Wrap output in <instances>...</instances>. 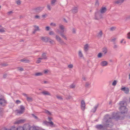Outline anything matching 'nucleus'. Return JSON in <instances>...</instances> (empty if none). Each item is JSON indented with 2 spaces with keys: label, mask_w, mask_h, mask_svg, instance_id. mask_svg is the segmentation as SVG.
Here are the masks:
<instances>
[{
  "label": "nucleus",
  "mask_w": 130,
  "mask_h": 130,
  "mask_svg": "<svg viewBox=\"0 0 130 130\" xmlns=\"http://www.w3.org/2000/svg\"><path fill=\"white\" fill-rule=\"evenodd\" d=\"M119 113L118 112L113 113L112 114V117H109L108 115H106V116L107 118V119L106 120L105 122L110 123V122L113 123L111 120L112 119H115L117 120L120 119V116L119 115Z\"/></svg>",
  "instance_id": "1"
},
{
  "label": "nucleus",
  "mask_w": 130,
  "mask_h": 130,
  "mask_svg": "<svg viewBox=\"0 0 130 130\" xmlns=\"http://www.w3.org/2000/svg\"><path fill=\"white\" fill-rule=\"evenodd\" d=\"M113 124L111 122H110V123H107L106 124H104L103 125L99 124L96 126V128L98 129H101L104 127H111L113 125Z\"/></svg>",
  "instance_id": "2"
},
{
  "label": "nucleus",
  "mask_w": 130,
  "mask_h": 130,
  "mask_svg": "<svg viewBox=\"0 0 130 130\" xmlns=\"http://www.w3.org/2000/svg\"><path fill=\"white\" fill-rule=\"evenodd\" d=\"M59 28L61 30V31L60 33V36L64 39L67 40V38L63 34V32L64 31V26L61 24H59Z\"/></svg>",
  "instance_id": "3"
},
{
  "label": "nucleus",
  "mask_w": 130,
  "mask_h": 130,
  "mask_svg": "<svg viewBox=\"0 0 130 130\" xmlns=\"http://www.w3.org/2000/svg\"><path fill=\"white\" fill-rule=\"evenodd\" d=\"M25 127V129L26 130H37V129L36 127H30V126L28 124H26Z\"/></svg>",
  "instance_id": "4"
},
{
  "label": "nucleus",
  "mask_w": 130,
  "mask_h": 130,
  "mask_svg": "<svg viewBox=\"0 0 130 130\" xmlns=\"http://www.w3.org/2000/svg\"><path fill=\"white\" fill-rule=\"evenodd\" d=\"M119 110L122 113H127L128 109L126 107H120Z\"/></svg>",
  "instance_id": "5"
},
{
  "label": "nucleus",
  "mask_w": 130,
  "mask_h": 130,
  "mask_svg": "<svg viewBox=\"0 0 130 130\" xmlns=\"http://www.w3.org/2000/svg\"><path fill=\"white\" fill-rule=\"evenodd\" d=\"M7 103V101L4 99H0V105L4 106Z\"/></svg>",
  "instance_id": "6"
},
{
  "label": "nucleus",
  "mask_w": 130,
  "mask_h": 130,
  "mask_svg": "<svg viewBox=\"0 0 130 130\" xmlns=\"http://www.w3.org/2000/svg\"><path fill=\"white\" fill-rule=\"evenodd\" d=\"M81 108L82 110L84 111L85 109V103L84 100H82L81 101Z\"/></svg>",
  "instance_id": "7"
},
{
  "label": "nucleus",
  "mask_w": 130,
  "mask_h": 130,
  "mask_svg": "<svg viewBox=\"0 0 130 130\" xmlns=\"http://www.w3.org/2000/svg\"><path fill=\"white\" fill-rule=\"evenodd\" d=\"M125 0H116L113 2L115 4L120 5Z\"/></svg>",
  "instance_id": "8"
},
{
  "label": "nucleus",
  "mask_w": 130,
  "mask_h": 130,
  "mask_svg": "<svg viewBox=\"0 0 130 130\" xmlns=\"http://www.w3.org/2000/svg\"><path fill=\"white\" fill-rule=\"evenodd\" d=\"M44 123L47 125H49L51 127H53L55 126L54 125V123L52 122H47L46 121H44Z\"/></svg>",
  "instance_id": "9"
},
{
  "label": "nucleus",
  "mask_w": 130,
  "mask_h": 130,
  "mask_svg": "<svg viewBox=\"0 0 130 130\" xmlns=\"http://www.w3.org/2000/svg\"><path fill=\"white\" fill-rule=\"evenodd\" d=\"M46 53H43L41 57L38 58V59L41 60L47 59V57L46 55Z\"/></svg>",
  "instance_id": "10"
},
{
  "label": "nucleus",
  "mask_w": 130,
  "mask_h": 130,
  "mask_svg": "<svg viewBox=\"0 0 130 130\" xmlns=\"http://www.w3.org/2000/svg\"><path fill=\"white\" fill-rule=\"evenodd\" d=\"M121 90V91H123L126 93H129V89L127 87L122 88Z\"/></svg>",
  "instance_id": "11"
},
{
  "label": "nucleus",
  "mask_w": 130,
  "mask_h": 130,
  "mask_svg": "<svg viewBox=\"0 0 130 130\" xmlns=\"http://www.w3.org/2000/svg\"><path fill=\"white\" fill-rule=\"evenodd\" d=\"M120 107H126V103L125 101H120L119 103Z\"/></svg>",
  "instance_id": "12"
},
{
  "label": "nucleus",
  "mask_w": 130,
  "mask_h": 130,
  "mask_svg": "<svg viewBox=\"0 0 130 130\" xmlns=\"http://www.w3.org/2000/svg\"><path fill=\"white\" fill-rule=\"evenodd\" d=\"M44 8V7H38L35 9L34 10V11L36 12H39L41 11Z\"/></svg>",
  "instance_id": "13"
},
{
  "label": "nucleus",
  "mask_w": 130,
  "mask_h": 130,
  "mask_svg": "<svg viewBox=\"0 0 130 130\" xmlns=\"http://www.w3.org/2000/svg\"><path fill=\"white\" fill-rule=\"evenodd\" d=\"M107 9L105 7H102L100 10V13L102 14L105 13L107 11Z\"/></svg>",
  "instance_id": "14"
},
{
  "label": "nucleus",
  "mask_w": 130,
  "mask_h": 130,
  "mask_svg": "<svg viewBox=\"0 0 130 130\" xmlns=\"http://www.w3.org/2000/svg\"><path fill=\"white\" fill-rule=\"evenodd\" d=\"M49 38H50L48 37H42L41 38V40L45 42H48Z\"/></svg>",
  "instance_id": "15"
},
{
  "label": "nucleus",
  "mask_w": 130,
  "mask_h": 130,
  "mask_svg": "<svg viewBox=\"0 0 130 130\" xmlns=\"http://www.w3.org/2000/svg\"><path fill=\"white\" fill-rule=\"evenodd\" d=\"M78 8L77 7H74L71 10V12L73 13H77L78 11Z\"/></svg>",
  "instance_id": "16"
},
{
  "label": "nucleus",
  "mask_w": 130,
  "mask_h": 130,
  "mask_svg": "<svg viewBox=\"0 0 130 130\" xmlns=\"http://www.w3.org/2000/svg\"><path fill=\"white\" fill-rule=\"evenodd\" d=\"M41 93L43 94L44 95H50L51 94L48 91H44L41 92Z\"/></svg>",
  "instance_id": "17"
},
{
  "label": "nucleus",
  "mask_w": 130,
  "mask_h": 130,
  "mask_svg": "<svg viewBox=\"0 0 130 130\" xmlns=\"http://www.w3.org/2000/svg\"><path fill=\"white\" fill-rule=\"evenodd\" d=\"M20 60L21 61L24 62L25 63H29L30 62V61L29 60L26 59L25 58L21 59Z\"/></svg>",
  "instance_id": "18"
},
{
  "label": "nucleus",
  "mask_w": 130,
  "mask_h": 130,
  "mask_svg": "<svg viewBox=\"0 0 130 130\" xmlns=\"http://www.w3.org/2000/svg\"><path fill=\"white\" fill-rule=\"evenodd\" d=\"M108 64L107 62L106 61H103L101 63V65L102 66H107Z\"/></svg>",
  "instance_id": "19"
},
{
  "label": "nucleus",
  "mask_w": 130,
  "mask_h": 130,
  "mask_svg": "<svg viewBox=\"0 0 130 130\" xmlns=\"http://www.w3.org/2000/svg\"><path fill=\"white\" fill-rule=\"evenodd\" d=\"M98 105H97L95 106L94 107V108L91 111L93 113L95 112L97 108L98 107Z\"/></svg>",
  "instance_id": "20"
},
{
  "label": "nucleus",
  "mask_w": 130,
  "mask_h": 130,
  "mask_svg": "<svg viewBox=\"0 0 130 130\" xmlns=\"http://www.w3.org/2000/svg\"><path fill=\"white\" fill-rule=\"evenodd\" d=\"M57 2L56 0H51V4L52 6H54L55 5V3Z\"/></svg>",
  "instance_id": "21"
},
{
  "label": "nucleus",
  "mask_w": 130,
  "mask_h": 130,
  "mask_svg": "<svg viewBox=\"0 0 130 130\" xmlns=\"http://www.w3.org/2000/svg\"><path fill=\"white\" fill-rule=\"evenodd\" d=\"M88 44H86L84 46V50L86 52L88 50Z\"/></svg>",
  "instance_id": "22"
},
{
  "label": "nucleus",
  "mask_w": 130,
  "mask_h": 130,
  "mask_svg": "<svg viewBox=\"0 0 130 130\" xmlns=\"http://www.w3.org/2000/svg\"><path fill=\"white\" fill-rule=\"evenodd\" d=\"M26 125H25L24 126V127L25 128H24V127H19L18 128H17V130H24L25 129V126Z\"/></svg>",
  "instance_id": "23"
},
{
  "label": "nucleus",
  "mask_w": 130,
  "mask_h": 130,
  "mask_svg": "<svg viewBox=\"0 0 130 130\" xmlns=\"http://www.w3.org/2000/svg\"><path fill=\"white\" fill-rule=\"evenodd\" d=\"M103 34L102 32V30L100 31L97 34V36L98 37H101Z\"/></svg>",
  "instance_id": "24"
},
{
  "label": "nucleus",
  "mask_w": 130,
  "mask_h": 130,
  "mask_svg": "<svg viewBox=\"0 0 130 130\" xmlns=\"http://www.w3.org/2000/svg\"><path fill=\"white\" fill-rule=\"evenodd\" d=\"M56 39L59 42L62 40L61 38L58 35L56 36Z\"/></svg>",
  "instance_id": "25"
},
{
  "label": "nucleus",
  "mask_w": 130,
  "mask_h": 130,
  "mask_svg": "<svg viewBox=\"0 0 130 130\" xmlns=\"http://www.w3.org/2000/svg\"><path fill=\"white\" fill-rule=\"evenodd\" d=\"M66 98L67 100H69L71 99L72 98V97L70 95H66Z\"/></svg>",
  "instance_id": "26"
},
{
  "label": "nucleus",
  "mask_w": 130,
  "mask_h": 130,
  "mask_svg": "<svg viewBox=\"0 0 130 130\" xmlns=\"http://www.w3.org/2000/svg\"><path fill=\"white\" fill-rule=\"evenodd\" d=\"M43 75V73L41 72H38L34 74V75L35 76H42Z\"/></svg>",
  "instance_id": "27"
},
{
  "label": "nucleus",
  "mask_w": 130,
  "mask_h": 130,
  "mask_svg": "<svg viewBox=\"0 0 130 130\" xmlns=\"http://www.w3.org/2000/svg\"><path fill=\"white\" fill-rule=\"evenodd\" d=\"M24 121L22 120L21 119L17 121L16 122H15V124H20L21 123H23Z\"/></svg>",
  "instance_id": "28"
},
{
  "label": "nucleus",
  "mask_w": 130,
  "mask_h": 130,
  "mask_svg": "<svg viewBox=\"0 0 130 130\" xmlns=\"http://www.w3.org/2000/svg\"><path fill=\"white\" fill-rule=\"evenodd\" d=\"M90 85V83L88 82H87L86 83L85 85V87L87 88H89Z\"/></svg>",
  "instance_id": "29"
},
{
  "label": "nucleus",
  "mask_w": 130,
  "mask_h": 130,
  "mask_svg": "<svg viewBox=\"0 0 130 130\" xmlns=\"http://www.w3.org/2000/svg\"><path fill=\"white\" fill-rule=\"evenodd\" d=\"M27 101L29 102H31L32 101V99L31 98L27 97L26 98Z\"/></svg>",
  "instance_id": "30"
},
{
  "label": "nucleus",
  "mask_w": 130,
  "mask_h": 130,
  "mask_svg": "<svg viewBox=\"0 0 130 130\" xmlns=\"http://www.w3.org/2000/svg\"><path fill=\"white\" fill-rule=\"evenodd\" d=\"M116 29V27H112L110 28V31H112L115 30Z\"/></svg>",
  "instance_id": "31"
},
{
  "label": "nucleus",
  "mask_w": 130,
  "mask_h": 130,
  "mask_svg": "<svg viewBox=\"0 0 130 130\" xmlns=\"http://www.w3.org/2000/svg\"><path fill=\"white\" fill-rule=\"evenodd\" d=\"M59 43L62 45H67V44L64 42L62 40H61Z\"/></svg>",
  "instance_id": "32"
},
{
  "label": "nucleus",
  "mask_w": 130,
  "mask_h": 130,
  "mask_svg": "<svg viewBox=\"0 0 130 130\" xmlns=\"http://www.w3.org/2000/svg\"><path fill=\"white\" fill-rule=\"evenodd\" d=\"M103 52L104 53V54H105L107 52V49L106 48H104L103 49Z\"/></svg>",
  "instance_id": "33"
},
{
  "label": "nucleus",
  "mask_w": 130,
  "mask_h": 130,
  "mask_svg": "<svg viewBox=\"0 0 130 130\" xmlns=\"http://www.w3.org/2000/svg\"><path fill=\"white\" fill-rule=\"evenodd\" d=\"M33 26L35 28V30H36L37 31L40 30L39 27L38 26L36 25H34Z\"/></svg>",
  "instance_id": "34"
},
{
  "label": "nucleus",
  "mask_w": 130,
  "mask_h": 130,
  "mask_svg": "<svg viewBox=\"0 0 130 130\" xmlns=\"http://www.w3.org/2000/svg\"><path fill=\"white\" fill-rule=\"evenodd\" d=\"M78 55L80 57H83V55L81 51H79Z\"/></svg>",
  "instance_id": "35"
},
{
  "label": "nucleus",
  "mask_w": 130,
  "mask_h": 130,
  "mask_svg": "<svg viewBox=\"0 0 130 130\" xmlns=\"http://www.w3.org/2000/svg\"><path fill=\"white\" fill-rule=\"evenodd\" d=\"M16 2L17 4L18 5H20L21 4V2L20 0H18L16 1Z\"/></svg>",
  "instance_id": "36"
},
{
  "label": "nucleus",
  "mask_w": 130,
  "mask_h": 130,
  "mask_svg": "<svg viewBox=\"0 0 130 130\" xmlns=\"http://www.w3.org/2000/svg\"><path fill=\"white\" fill-rule=\"evenodd\" d=\"M117 83V81L116 80H114L113 82L112 85L113 86H115L116 85Z\"/></svg>",
  "instance_id": "37"
},
{
  "label": "nucleus",
  "mask_w": 130,
  "mask_h": 130,
  "mask_svg": "<svg viewBox=\"0 0 130 130\" xmlns=\"http://www.w3.org/2000/svg\"><path fill=\"white\" fill-rule=\"evenodd\" d=\"M20 108L21 110H22L24 111L25 110V107L23 105H21L20 106Z\"/></svg>",
  "instance_id": "38"
},
{
  "label": "nucleus",
  "mask_w": 130,
  "mask_h": 130,
  "mask_svg": "<svg viewBox=\"0 0 130 130\" xmlns=\"http://www.w3.org/2000/svg\"><path fill=\"white\" fill-rule=\"evenodd\" d=\"M102 56V54L101 53H99L98 55V57L99 58L101 57Z\"/></svg>",
  "instance_id": "39"
},
{
  "label": "nucleus",
  "mask_w": 130,
  "mask_h": 130,
  "mask_svg": "<svg viewBox=\"0 0 130 130\" xmlns=\"http://www.w3.org/2000/svg\"><path fill=\"white\" fill-rule=\"evenodd\" d=\"M5 31L4 29V28H2L0 29V32H4Z\"/></svg>",
  "instance_id": "40"
},
{
  "label": "nucleus",
  "mask_w": 130,
  "mask_h": 130,
  "mask_svg": "<svg viewBox=\"0 0 130 130\" xmlns=\"http://www.w3.org/2000/svg\"><path fill=\"white\" fill-rule=\"evenodd\" d=\"M48 119L49 122H52L51 121L53 120V118L52 117H48Z\"/></svg>",
  "instance_id": "41"
},
{
  "label": "nucleus",
  "mask_w": 130,
  "mask_h": 130,
  "mask_svg": "<svg viewBox=\"0 0 130 130\" xmlns=\"http://www.w3.org/2000/svg\"><path fill=\"white\" fill-rule=\"evenodd\" d=\"M57 98L60 100H63V99L62 98L61 96H57Z\"/></svg>",
  "instance_id": "42"
},
{
  "label": "nucleus",
  "mask_w": 130,
  "mask_h": 130,
  "mask_svg": "<svg viewBox=\"0 0 130 130\" xmlns=\"http://www.w3.org/2000/svg\"><path fill=\"white\" fill-rule=\"evenodd\" d=\"M49 42H50L51 44H53L54 43V42L51 39L49 38V40H48V41Z\"/></svg>",
  "instance_id": "43"
},
{
  "label": "nucleus",
  "mask_w": 130,
  "mask_h": 130,
  "mask_svg": "<svg viewBox=\"0 0 130 130\" xmlns=\"http://www.w3.org/2000/svg\"><path fill=\"white\" fill-rule=\"evenodd\" d=\"M47 7L48 9V10H51V6L50 5H47Z\"/></svg>",
  "instance_id": "44"
},
{
  "label": "nucleus",
  "mask_w": 130,
  "mask_h": 130,
  "mask_svg": "<svg viewBox=\"0 0 130 130\" xmlns=\"http://www.w3.org/2000/svg\"><path fill=\"white\" fill-rule=\"evenodd\" d=\"M95 5L97 6H99V3L98 1H96L95 3Z\"/></svg>",
  "instance_id": "45"
},
{
  "label": "nucleus",
  "mask_w": 130,
  "mask_h": 130,
  "mask_svg": "<svg viewBox=\"0 0 130 130\" xmlns=\"http://www.w3.org/2000/svg\"><path fill=\"white\" fill-rule=\"evenodd\" d=\"M101 18L100 17H94V19L96 20H99L101 19Z\"/></svg>",
  "instance_id": "46"
},
{
  "label": "nucleus",
  "mask_w": 130,
  "mask_h": 130,
  "mask_svg": "<svg viewBox=\"0 0 130 130\" xmlns=\"http://www.w3.org/2000/svg\"><path fill=\"white\" fill-rule=\"evenodd\" d=\"M24 111L20 110H18L17 112L18 113L21 114V113H23Z\"/></svg>",
  "instance_id": "47"
},
{
  "label": "nucleus",
  "mask_w": 130,
  "mask_h": 130,
  "mask_svg": "<svg viewBox=\"0 0 130 130\" xmlns=\"http://www.w3.org/2000/svg\"><path fill=\"white\" fill-rule=\"evenodd\" d=\"M45 112L49 115H50L51 114V113L50 112L47 110H45Z\"/></svg>",
  "instance_id": "48"
},
{
  "label": "nucleus",
  "mask_w": 130,
  "mask_h": 130,
  "mask_svg": "<svg viewBox=\"0 0 130 130\" xmlns=\"http://www.w3.org/2000/svg\"><path fill=\"white\" fill-rule=\"evenodd\" d=\"M50 25L53 26H56V24L53 23H51L50 24Z\"/></svg>",
  "instance_id": "49"
},
{
  "label": "nucleus",
  "mask_w": 130,
  "mask_h": 130,
  "mask_svg": "<svg viewBox=\"0 0 130 130\" xmlns=\"http://www.w3.org/2000/svg\"><path fill=\"white\" fill-rule=\"evenodd\" d=\"M54 32L53 31H50L49 33L50 35H53L54 34Z\"/></svg>",
  "instance_id": "50"
},
{
  "label": "nucleus",
  "mask_w": 130,
  "mask_h": 130,
  "mask_svg": "<svg viewBox=\"0 0 130 130\" xmlns=\"http://www.w3.org/2000/svg\"><path fill=\"white\" fill-rule=\"evenodd\" d=\"M13 13V12L12 11H10L9 12H7L8 15H10L11 14H12Z\"/></svg>",
  "instance_id": "51"
},
{
  "label": "nucleus",
  "mask_w": 130,
  "mask_h": 130,
  "mask_svg": "<svg viewBox=\"0 0 130 130\" xmlns=\"http://www.w3.org/2000/svg\"><path fill=\"white\" fill-rule=\"evenodd\" d=\"M68 67L69 68H72L73 67V66L72 64H70L68 65Z\"/></svg>",
  "instance_id": "52"
},
{
  "label": "nucleus",
  "mask_w": 130,
  "mask_h": 130,
  "mask_svg": "<svg viewBox=\"0 0 130 130\" xmlns=\"http://www.w3.org/2000/svg\"><path fill=\"white\" fill-rule=\"evenodd\" d=\"M21 102V101L18 100H17L15 102V103L17 104H18L19 103H20Z\"/></svg>",
  "instance_id": "53"
},
{
  "label": "nucleus",
  "mask_w": 130,
  "mask_h": 130,
  "mask_svg": "<svg viewBox=\"0 0 130 130\" xmlns=\"http://www.w3.org/2000/svg\"><path fill=\"white\" fill-rule=\"evenodd\" d=\"M32 116L33 117H34L36 119H38V117L36 116H35L34 114H32Z\"/></svg>",
  "instance_id": "54"
},
{
  "label": "nucleus",
  "mask_w": 130,
  "mask_h": 130,
  "mask_svg": "<svg viewBox=\"0 0 130 130\" xmlns=\"http://www.w3.org/2000/svg\"><path fill=\"white\" fill-rule=\"evenodd\" d=\"M2 66H3L5 67L8 66V64H7L3 63L1 64Z\"/></svg>",
  "instance_id": "55"
},
{
  "label": "nucleus",
  "mask_w": 130,
  "mask_h": 130,
  "mask_svg": "<svg viewBox=\"0 0 130 130\" xmlns=\"http://www.w3.org/2000/svg\"><path fill=\"white\" fill-rule=\"evenodd\" d=\"M127 38L129 39H130V32H128L127 34Z\"/></svg>",
  "instance_id": "56"
},
{
  "label": "nucleus",
  "mask_w": 130,
  "mask_h": 130,
  "mask_svg": "<svg viewBox=\"0 0 130 130\" xmlns=\"http://www.w3.org/2000/svg\"><path fill=\"white\" fill-rule=\"evenodd\" d=\"M70 87L71 88H75V85L72 84L70 86Z\"/></svg>",
  "instance_id": "57"
},
{
  "label": "nucleus",
  "mask_w": 130,
  "mask_h": 130,
  "mask_svg": "<svg viewBox=\"0 0 130 130\" xmlns=\"http://www.w3.org/2000/svg\"><path fill=\"white\" fill-rule=\"evenodd\" d=\"M40 60V59H39L38 58V60L36 61V63H40L41 62Z\"/></svg>",
  "instance_id": "58"
},
{
  "label": "nucleus",
  "mask_w": 130,
  "mask_h": 130,
  "mask_svg": "<svg viewBox=\"0 0 130 130\" xmlns=\"http://www.w3.org/2000/svg\"><path fill=\"white\" fill-rule=\"evenodd\" d=\"M34 19H40V17H34Z\"/></svg>",
  "instance_id": "59"
},
{
  "label": "nucleus",
  "mask_w": 130,
  "mask_h": 130,
  "mask_svg": "<svg viewBox=\"0 0 130 130\" xmlns=\"http://www.w3.org/2000/svg\"><path fill=\"white\" fill-rule=\"evenodd\" d=\"M19 70L21 71H23L24 69L23 68L21 67L19 68Z\"/></svg>",
  "instance_id": "60"
},
{
  "label": "nucleus",
  "mask_w": 130,
  "mask_h": 130,
  "mask_svg": "<svg viewBox=\"0 0 130 130\" xmlns=\"http://www.w3.org/2000/svg\"><path fill=\"white\" fill-rule=\"evenodd\" d=\"M50 29V27L49 26H46V27L45 29L46 30H48Z\"/></svg>",
  "instance_id": "61"
},
{
  "label": "nucleus",
  "mask_w": 130,
  "mask_h": 130,
  "mask_svg": "<svg viewBox=\"0 0 130 130\" xmlns=\"http://www.w3.org/2000/svg\"><path fill=\"white\" fill-rule=\"evenodd\" d=\"M72 32L73 33H76V30L74 28H73L72 29Z\"/></svg>",
  "instance_id": "62"
},
{
  "label": "nucleus",
  "mask_w": 130,
  "mask_h": 130,
  "mask_svg": "<svg viewBox=\"0 0 130 130\" xmlns=\"http://www.w3.org/2000/svg\"><path fill=\"white\" fill-rule=\"evenodd\" d=\"M7 74H4L3 77L4 78H5L7 77Z\"/></svg>",
  "instance_id": "63"
},
{
  "label": "nucleus",
  "mask_w": 130,
  "mask_h": 130,
  "mask_svg": "<svg viewBox=\"0 0 130 130\" xmlns=\"http://www.w3.org/2000/svg\"><path fill=\"white\" fill-rule=\"evenodd\" d=\"M63 20L64 22H65L66 23H68L67 20V19L66 18H64Z\"/></svg>",
  "instance_id": "64"
}]
</instances>
